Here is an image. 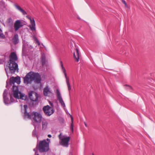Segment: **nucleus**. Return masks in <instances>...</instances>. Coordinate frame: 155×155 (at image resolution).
<instances>
[{"label": "nucleus", "instance_id": "obj_1", "mask_svg": "<svg viewBox=\"0 0 155 155\" xmlns=\"http://www.w3.org/2000/svg\"><path fill=\"white\" fill-rule=\"evenodd\" d=\"M41 76L38 73L31 71L28 73L24 78V82L25 84H31L34 81L37 84L41 83Z\"/></svg>", "mask_w": 155, "mask_h": 155}, {"label": "nucleus", "instance_id": "obj_2", "mask_svg": "<svg viewBox=\"0 0 155 155\" xmlns=\"http://www.w3.org/2000/svg\"><path fill=\"white\" fill-rule=\"evenodd\" d=\"M37 148L40 152H46L49 150V143H47L45 139L41 140L37 145Z\"/></svg>", "mask_w": 155, "mask_h": 155}, {"label": "nucleus", "instance_id": "obj_3", "mask_svg": "<svg viewBox=\"0 0 155 155\" xmlns=\"http://www.w3.org/2000/svg\"><path fill=\"white\" fill-rule=\"evenodd\" d=\"M41 114L37 112L33 111V115L31 119L34 126H36L41 123L42 119Z\"/></svg>", "mask_w": 155, "mask_h": 155}, {"label": "nucleus", "instance_id": "obj_4", "mask_svg": "<svg viewBox=\"0 0 155 155\" xmlns=\"http://www.w3.org/2000/svg\"><path fill=\"white\" fill-rule=\"evenodd\" d=\"M9 65L8 66L10 72L12 74H15L16 71L18 72V65L16 62H13L12 63H8Z\"/></svg>", "mask_w": 155, "mask_h": 155}, {"label": "nucleus", "instance_id": "obj_5", "mask_svg": "<svg viewBox=\"0 0 155 155\" xmlns=\"http://www.w3.org/2000/svg\"><path fill=\"white\" fill-rule=\"evenodd\" d=\"M24 109L23 110V117L25 119H31L33 115V112H28L27 109L28 108V107L27 105L25 104L24 105Z\"/></svg>", "mask_w": 155, "mask_h": 155}, {"label": "nucleus", "instance_id": "obj_6", "mask_svg": "<svg viewBox=\"0 0 155 155\" xmlns=\"http://www.w3.org/2000/svg\"><path fill=\"white\" fill-rule=\"evenodd\" d=\"M43 110L45 115L47 116H50L54 113L53 108L49 105L44 106Z\"/></svg>", "mask_w": 155, "mask_h": 155}, {"label": "nucleus", "instance_id": "obj_7", "mask_svg": "<svg viewBox=\"0 0 155 155\" xmlns=\"http://www.w3.org/2000/svg\"><path fill=\"white\" fill-rule=\"evenodd\" d=\"M28 94V97L31 101L34 102L37 101L38 98V93L34 91H31L29 92Z\"/></svg>", "mask_w": 155, "mask_h": 155}, {"label": "nucleus", "instance_id": "obj_8", "mask_svg": "<svg viewBox=\"0 0 155 155\" xmlns=\"http://www.w3.org/2000/svg\"><path fill=\"white\" fill-rule=\"evenodd\" d=\"M70 140L69 137L62 138L59 141L60 144L63 147H68L69 146V142Z\"/></svg>", "mask_w": 155, "mask_h": 155}, {"label": "nucleus", "instance_id": "obj_9", "mask_svg": "<svg viewBox=\"0 0 155 155\" xmlns=\"http://www.w3.org/2000/svg\"><path fill=\"white\" fill-rule=\"evenodd\" d=\"M9 60L8 63H11L16 62V61L18 59L17 54L15 52H12L11 53L9 57Z\"/></svg>", "mask_w": 155, "mask_h": 155}, {"label": "nucleus", "instance_id": "obj_10", "mask_svg": "<svg viewBox=\"0 0 155 155\" xmlns=\"http://www.w3.org/2000/svg\"><path fill=\"white\" fill-rule=\"evenodd\" d=\"M57 96L59 103L61 104V105L63 107H65V104L63 100L62 97L61 96V94L58 90H57Z\"/></svg>", "mask_w": 155, "mask_h": 155}, {"label": "nucleus", "instance_id": "obj_11", "mask_svg": "<svg viewBox=\"0 0 155 155\" xmlns=\"http://www.w3.org/2000/svg\"><path fill=\"white\" fill-rule=\"evenodd\" d=\"M23 25L20 20H16L14 25V28L15 31H17Z\"/></svg>", "mask_w": 155, "mask_h": 155}, {"label": "nucleus", "instance_id": "obj_12", "mask_svg": "<svg viewBox=\"0 0 155 155\" xmlns=\"http://www.w3.org/2000/svg\"><path fill=\"white\" fill-rule=\"evenodd\" d=\"M31 21V25H30L29 27L32 31H35V20L33 18L32 19L31 18H29Z\"/></svg>", "mask_w": 155, "mask_h": 155}, {"label": "nucleus", "instance_id": "obj_13", "mask_svg": "<svg viewBox=\"0 0 155 155\" xmlns=\"http://www.w3.org/2000/svg\"><path fill=\"white\" fill-rule=\"evenodd\" d=\"M7 93L8 90L7 89H5L3 94V97L4 102L5 104H9L8 102V98L7 97Z\"/></svg>", "mask_w": 155, "mask_h": 155}, {"label": "nucleus", "instance_id": "obj_14", "mask_svg": "<svg viewBox=\"0 0 155 155\" xmlns=\"http://www.w3.org/2000/svg\"><path fill=\"white\" fill-rule=\"evenodd\" d=\"M51 92L48 86H46L43 90V94L45 96H49Z\"/></svg>", "mask_w": 155, "mask_h": 155}, {"label": "nucleus", "instance_id": "obj_15", "mask_svg": "<svg viewBox=\"0 0 155 155\" xmlns=\"http://www.w3.org/2000/svg\"><path fill=\"white\" fill-rule=\"evenodd\" d=\"M14 6L17 9L21 12L23 15H25L27 14V12L17 4H15Z\"/></svg>", "mask_w": 155, "mask_h": 155}, {"label": "nucleus", "instance_id": "obj_16", "mask_svg": "<svg viewBox=\"0 0 155 155\" xmlns=\"http://www.w3.org/2000/svg\"><path fill=\"white\" fill-rule=\"evenodd\" d=\"M76 54L75 52L74 53V59L77 62H78L79 60L80 55L79 54V51L78 48L76 49Z\"/></svg>", "mask_w": 155, "mask_h": 155}, {"label": "nucleus", "instance_id": "obj_17", "mask_svg": "<svg viewBox=\"0 0 155 155\" xmlns=\"http://www.w3.org/2000/svg\"><path fill=\"white\" fill-rule=\"evenodd\" d=\"M15 81L14 78V77H12V78H10V81L9 83L8 82V81L7 80L6 81V87L8 88V84H9L10 85L12 86L13 85V84H15Z\"/></svg>", "mask_w": 155, "mask_h": 155}, {"label": "nucleus", "instance_id": "obj_18", "mask_svg": "<svg viewBox=\"0 0 155 155\" xmlns=\"http://www.w3.org/2000/svg\"><path fill=\"white\" fill-rule=\"evenodd\" d=\"M12 40L13 43L15 45L19 42L18 36L17 34L14 35Z\"/></svg>", "mask_w": 155, "mask_h": 155}, {"label": "nucleus", "instance_id": "obj_19", "mask_svg": "<svg viewBox=\"0 0 155 155\" xmlns=\"http://www.w3.org/2000/svg\"><path fill=\"white\" fill-rule=\"evenodd\" d=\"M42 130H45L46 129L47 127L48 123L47 120H42Z\"/></svg>", "mask_w": 155, "mask_h": 155}, {"label": "nucleus", "instance_id": "obj_20", "mask_svg": "<svg viewBox=\"0 0 155 155\" xmlns=\"http://www.w3.org/2000/svg\"><path fill=\"white\" fill-rule=\"evenodd\" d=\"M20 93H21L20 91H15L14 92H13V96L14 97H15L16 99H19L20 97V96H19L18 95V94H19L20 95Z\"/></svg>", "mask_w": 155, "mask_h": 155}, {"label": "nucleus", "instance_id": "obj_21", "mask_svg": "<svg viewBox=\"0 0 155 155\" xmlns=\"http://www.w3.org/2000/svg\"><path fill=\"white\" fill-rule=\"evenodd\" d=\"M65 77L66 79V82L67 84L68 89L69 91L71 89V87L69 83V78L67 77V74H66V76H65Z\"/></svg>", "mask_w": 155, "mask_h": 155}, {"label": "nucleus", "instance_id": "obj_22", "mask_svg": "<svg viewBox=\"0 0 155 155\" xmlns=\"http://www.w3.org/2000/svg\"><path fill=\"white\" fill-rule=\"evenodd\" d=\"M15 82L16 83L18 84H19L21 82V78L17 76L15 78L14 77Z\"/></svg>", "mask_w": 155, "mask_h": 155}, {"label": "nucleus", "instance_id": "obj_23", "mask_svg": "<svg viewBox=\"0 0 155 155\" xmlns=\"http://www.w3.org/2000/svg\"><path fill=\"white\" fill-rule=\"evenodd\" d=\"M27 98V96L25 95L24 94L20 93V96L19 99H22L23 100H25Z\"/></svg>", "mask_w": 155, "mask_h": 155}, {"label": "nucleus", "instance_id": "obj_24", "mask_svg": "<svg viewBox=\"0 0 155 155\" xmlns=\"http://www.w3.org/2000/svg\"><path fill=\"white\" fill-rule=\"evenodd\" d=\"M60 65H61V68H62V71H63L64 74V76H66V75L67 74V73H66V71L63 66V65L62 62L61 61H60Z\"/></svg>", "mask_w": 155, "mask_h": 155}, {"label": "nucleus", "instance_id": "obj_25", "mask_svg": "<svg viewBox=\"0 0 155 155\" xmlns=\"http://www.w3.org/2000/svg\"><path fill=\"white\" fill-rule=\"evenodd\" d=\"M34 126V129L32 131V135L34 137H36L38 138V136L36 131V126Z\"/></svg>", "mask_w": 155, "mask_h": 155}, {"label": "nucleus", "instance_id": "obj_26", "mask_svg": "<svg viewBox=\"0 0 155 155\" xmlns=\"http://www.w3.org/2000/svg\"><path fill=\"white\" fill-rule=\"evenodd\" d=\"M18 88L17 86L13 84L12 87V91L13 92L18 91Z\"/></svg>", "mask_w": 155, "mask_h": 155}, {"label": "nucleus", "instance_id": "obj_27", "mask_svg": "<svg viewBox=\"0 0 155 155\" xmlns=\"http://www.w3.org/2000/svg\"><path fill=\"white\" fill-rule=\"evenodd\" d=\"M124 86L125 87V88L127 90H128V89L132 90L133 89V88H132V87L129 85H128L127 84H126L125 85H124Z\"/></svg>", "mask_w": 155, "mask_h": 155}, {"label": "nucleus", "instance_id": "obj_28", "mask_svg": "<svg viewBox=\"0 0 155 155\" xmlns=\"http://www.w3.org/2000/svg\"><path fill=\"white\" fill-rule=\"evenodd\" d=\"M42 66H44L46 63L45 59V58H42L41 60Z\"/></svg>", "mask_w": 155, "mask_h": 155}, {"label": "nucleus", "instance_id": "obj_29", "mask_svg": "<svg viewBox=\"0 0 155 155\" xmlns=\"http://www.w3.org/2000/svg\"><path fill=\"white\" fill-rule=\"evenodd\" d=\"M10 97L11 102H9L10 104H11V103L13 102L14 101H15V100L13 98L12 95L11 94H10Z\"/></svg>", "mask_w": 155, "mask_h": 155}, {"label": "nucleus", "instance_id": "obj_30", "mask_svg": "<svg viewBox=\"0 0 155 155\" xmlns=\"http://www.w3.org/2000/svg\"><path fill=\"white\" fill-rule=\"evenodd\" d=\"M12 21V20L11 18H10L8 19L7 20V22L8 24H10Z\"/></svg>", "mask_w": 155, "mask_h": 155}, {"label": "nucleus", "instance_id": "obj_31", "mask_svg": "<svg viewBox=\"0 0 155 155\" xmlns=\"http://www.w3.org/2000/svg\"><path fill=\"white\" fill-rule=\"evenodd\" d=\"M72 120V123L71 124V129L72 131L73 130V118L72 117H71Z\"/></svg>", "mask_w": 155, "mask_h": 155}, {"label": "nucleus", "instance_id": "obj_32", "mask_svg": "<svg viewBox=\"0 0 155 155\" xmlns=\"http://www.w3.org/2000/svg\"><path fill=\"white\" fill-rule=\"evenodd\" d=\"M0 37L4 39L5 38V36L3 33H0Z\"/></svg>", "mask_w": 155, "mask_h": 155}, {"label": "nucleus", "instance_id": "obj_33", "mask_svg": "<svg viewBox=\"0 0 155 155\" xmlns=\"http://www.w3.org/2000/svg\"><path fill=\"white\" fill-rule=\"evenodd\" d=\"M35 40L36 41V43H37V44L38 45H39L40 44V43L39 41L38 40L37 38H35Z\"/></svg>", "mask_w": 155, "mask_h": 155}, {"label": "nucleus", "instance_id": "obj_34", "mask_svg": "<svg viewBox=\"0 0 155 155\" xmlns=\"http://www.w3.org/2000/svg\"><path fill=\"white\" fill-rule=\"evenodd\" d=\"M5 61L4 59H0V64H3Z\"/></svg>", "mask_w": 155, "mask_h": 155}, {"label": "nucleus", "instance_id": "obj_35", "mask_svg": "<svg viewBox=\"0 0 155 155\" xmlns=\"http://www.w3.org/2000/svg\"><path fill=\"white\" fill-rule=\"evenodd\" d=\"M122 2L126 6L127 5V3L125 1H124V0H122Z\"/></svg>", "mask_w": 155, "mask_h": 155}, {"label": "nucleus", "instance_id": "obj_36", "mask_svg": "<svg viewBox=\"0 0 155 155\" xmlns=\"http://www.w3.org/2000/svg\"><path fill=\"white\" fill-rule=\"evenodd\" d=\"M25 50V46L24 45H23L22 52L24 51Z\"/></svg>", "mask_w": 155, "mask_h": 155}, {"label": "nucleus", "instance_id": "obj_37", "mask_svg": "<svg viewBox=\"0 0 155 155\" xmlns=\"http://www.w3.org/2000/svg\"><path fill=\"white\" fill-rule=\"evenodd\" d=\"M58 137H59V138L60 139V140H61V139L62 138H61V134H60V135H59Z\"/></svg>", "mask_w": 155, "mask_h": 155}, {"label": "nucleus", "instance_id": "obj_38", "mask_svg": "<svg viewBox=\"0 0 155 155\" xmlns=\"http://www.w3.org/2000/svg\"><path fill=\"white\" fill-rule=\"evenodd\" d=\"M48 141V143H49H49L50 142V139L49 138H48L46 139Z\"/></svg>", "mask_w": 155, "mask_h": 155}, {"label": "nucleus", "instance_id": "obj_39", "mask_svg": "<svg viewBox=\"0 0 155 155\" xmlns=\"http://www.w3.org/2000/svg\"><path fill=\"white\" fill-rule=\"evenodd\" d=\"M5 70L6 73V74L7 75V76L8 77V72L7 71V69H6V68H5Z\"/></svg>", "mask_w": 155, "mask_h": 155}, {"label": "nucleus", "instance_id": "obj_40", "mask_svg": "<svg viewBox=\"0 0 155 155\" xmlns=\"http://www.w3.org/2000/svg\"><path fill=\"white\" fill-rule=\"evenodd\" d=\"M48 137L50 138V137H51V134H48Z\"/></svg>", "mask_w": 155, "mask_h": 155}, {"label": "nucleus", "instance_id": "obj_41", "mask_svg": "<svg viewBox=\"0 0 155 155\" xmlns=\"http://www.w3.org/2000/svg\"><path fill=\"white\" fill-rule=\"evenodd\" d=\"M50 105L51 106H53V103H50Z\"/></svg>", "mask_w": 155, "mask_h": 155}, {"label": "nucleus", "instance_id": "obj_42", "mask_svg": "<svg viewBox=\"0 0 155 155\" xmlns=\"http://www.w3.org/2000/svg\"><path fill=\"white\" fill-rule=\"evenodd\" d=\"M84 125L86 127H87V124L85 122H84Z\"/></svg>", "mask_w": 155, "mask_h": 155}, {"label": "nucleus", "instance_id": "obj_43", "mask_svg": "<svg viewBox=\"0 0 155 155\" xmlns=\"http://www.w3.org/2000/svg\"><path fill=\"white\" fill-rule=\"evenodd\" d=\"M37 147H36V148H34V149H33V150H34V151H36V150H37Z\"/></svg>", "mask_w": 155, "mask_h": 155}, {"label": "nucleus", "instance_id": "obj_44", "mask_svg": "<svg viewBox=\"0 0 155 155\" xmlns=\"http://www.w3.org/2000/svg\"><path fill=\"white\" fill-rule=\"evenodd\" d=\"M3 24L4 25V26H5V25L4 23H3Z\"/></svg>", "mask_w": 155, "mask_h": 155}, {"label": "nucleus", "instance_id": "obj_45", "mask_svg": "<svg viewBox=\"0 0 155 155\" xmlns=\"http://www.w3.org/2000/svg\"><path fill=\"white\" fill-rule=\"evenodd\" d=\"M92 155H94V154L93 153H92Z\"/></svg>", "mask_w": 155, "mask_h": 155}, {"label": "nucleus", "instance_id": "obj_46", "mask_svg": "<svg viewBox=\"0 0 155 155\" xmlns=\"http://www.w3.org/2000/svg\"><path fill=\"white\" fill-rule=\"evenodd\" d=\"M39 155L38 154H37V155Z\"/></svg>", "mask_w": 155, "mask_h": 155}]
</instances>
